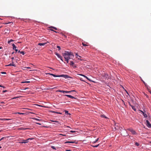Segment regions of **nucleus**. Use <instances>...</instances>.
I'll use <instances>...</instances> for the list:
<instances>
[{
    "instance_id": "21",
    "label": "nucleus",
    "mask_w": 151,
    "mask_h": 151,
    "mask_svg": "<svg viewBox=\"0 0 151 151\" xmlns=\"http://www.w3.org/2000/svg\"><path fill=\"white\" fill-rule=\"evenodd\" d=\"M99 139V138H97V139H96V140L93 142V143H96L98 141Z\"/></svg>"
},
{
    "instance_id": "16",
    "label": "nucleus",
    "mask_w": 151,
    "mask_h": 151,
    "mask_svg": "<svg viewBox=\"0 0 151 151\" xmlns=\"http://www.w3.org/2000/svg\"><path fill=\"white\" fill-rule=\"evenodd\" d=\"M100 116L101 117L104 118L106 119L107 118L104 114H101L100 115Z\"/></svg>"
},
{
    "instance_id": "23",
    "label": "nucleus",
    "mask_w": 151,
    "mask_h": 151,
    "mask_svg": "<svg viewBox=\"0 0 151 151\" xmlns=\"http://www.w3.org/2000/svg\"><path fill=\"white\" fill-rule=\"evenodd\" d=\"M30 82V81H26L22 82V83H29Z\"/></svg>"
},
{
    "instance_id": "51",
    "label": "nucleus",
    "mask_w": 151,
    "mask_h": 151,
    "mask_svg": "<svg viewBox=\"0 0 151 151\" xmlns=\"http://www.w3.org/2000/svg\"><path fill=\"white\" fill-rule=\"evenodd\" d=\"M14 57H12V60H14Z\"/></svg>"
},
{
    "instance_id": "11",
    "label": "nucleus",
    "mask_w": 151,
    "mask_h": 151,
    "mask_svg": "<svg viewBox=\"0 0 151 151\" xmlns=\"http://www.w3.org/2000/svg\"><path fill=\"white\" fill-rule=\"evenodd\" d=\"M7 66H13L14 67H16V65H15L14 63L13 62H12V63H11L9 64L8 65H7Z\"/></svg>"
},
{
    "instance_id": "43",
    "label": "nucleus",
    "mask_w": 151,
    "mask_h": 151,
    "mask_svg": "<svg viewBox=\"0 0 151 151\" xmlns=\"http://www.w3.org/2000/svg\"><path fill=\"white\" fill-rule=\"evenodd\" d=\"M28 88H27H27H25L24 89H23V90H26V89H28Z\"/></svg>"
},
{
    "instance_id": "27",
    "label": "nucleus",
    "mask_w": 151,
    "mask_h": 151,
    "mask_svg": "<svg viewBox=\"0 0 151 151\" xmlns=\"http://www.w3.org/2000/svg\"><path fill=\"white\" fill-rule=\"evenodd\" d=\"M0 120H9V119H0Z\"/></svg>"
},
{
    "instance_id": "45",
    "label": "nucleus",
    "mask_w": 151,
    "mask_h": 151,
    "mask_svg": "<svg viewBox=\"0 0 151 151\" xmlns=\"http://www.w3.org/2000/svg\"><path fill=\"white\" fill-rule=\"evenodd\" d=\"M65 91H63V90L62 91V93H65Z\"/></svg>"
},
{
    "instance_id": "59",
    "label": "nucleus",
    "mask_w": 151,
    "mask_h": 151,
    "mask_svg": "<svg viewBox=\"0 0 151 151\" xmlns=\"http://www.w3.org/2000/svg\"><path fill=\"white\" fill-rule=\"evenodd\" d=\"M2 47H0V49H1Z\"/></svg>"
},
{
    "instance_id": "3",
    "label": "nucleus",
    "mask_w": 151,
    "mask_h": 151,
    "mask_svg": "<svg viewBox=\"0 0 151 151\" xmlns=\"http://www.w3.org/2000/svg\"><path fill=\"white\" fill-rule=\"evenodd\" d=\"M122 135L124 136H126L128 135V133H127L126 131L125 130H123L122 131Z\"/></svg>"
},
{
    "instance_id": "9",
    "label": "nucleus",
    "mask_w": 151,
    "mask_h": 151,
    "mask_svg": "<svg viewBox=\"0 0 151 151\" xmlns=\"http://www.w3.org/2000/svg\"><path fill=\"white\" fill-rule=\"evenodd\" d=\"M47 43H49L48 41H47V42L43 43H39L38 44V45L40 46L44 45Z\"/></svg>"
},
{
    "instance_id": "25",
    "label": "nucleus",
    "mask_w": 151,
    "mask_h": 151,
    "mask_svg": "<svg viewBox=\"0 0 151 151\" xmlns=\"http://www.w3.org/2000/svg\"><path fill=\"white\" fill-rule=\"evenodd\" d=\"M53 112L54 113H57L58 114H62V113H60V112H55V111H53Z\"/></svg>"
},
{
    "instance_id": "60",
    "label": "nucleus",
    "mask_w": 151,
    "mask_h": 151,
    "mask_svg": "<svg viewBox=\"0 0 151 151\" xmlns=\"http://www.w3.org/2000/svg\"><path fill=\"white\" fill-rule=\"evenodd\" d=\"M50 73H46V74H50Z\"/></svg>"
},
{
    "instance_id": "37",
    "label": "nucleus",
    "mask_w": 151,
    "mask_h": 151,
    "mask_svg": "<svg viewBox=\"0 0 151 151\" xmlns=\"http://www.w3.org/2000/svg\"><path fill=\"white\" fill-rule=\"evenodd\" d=\"M1 74H6V72H1Z\"/></svg>"
},
{
    "instance_id": "36",
    "label": "nucleus",
    "mask_w": 151,
    "mask_h": 151,
    "mask_svg": "<svg viewBox=\"0 0 151 151\" xmlns=\"http://www.w3.org/2000/svg\"><path fill=\"white\" fill-rule=\"evenodd\" d=\"M51 121L52 122H57L58 123H59L58 122V121H54L52 120Z\"/></svg>"
},
{
    "instance_id": "19",
    "label": "nucleus",
    "mask_w": 151,
    "mask_h": 151,
    "mask_svg": "<svg viewBox=\"0 0 151 151\" xmlns=\"http://www.w3.org/2000/svg\"><path fill=\"white\" fill-rule=\"evenodd\" d=\"M72 92H75L76 93V91L75 90H72L68 91V93H71Z\"/></svg>"
},
{
    "instance_id": "15",
    "label": "nucleus",
    "mask_w": 151,
    "mask_h": 151,
    "mask_svg": "<svg viewBox=\"0 0 151 151\" xmlns=\"http://www.w3.org/2000/svg\"><path fill=\"white\" fill-rule=\"evenodd\" d=\"M130 106H131L132 108V109L133 110H134V111H136V109L135 108V107L134 106H132V105H130Z\"/></svg>"
},
{
    "instance_id": "52",
    "label": "nucleus",
    "mask_w": 151,
    "mask_h": 151,
    "mask_svg": "<svg viewBox=\"0 0 151 151\" xmlns=\"http://www.w3.org/2000/svg\"><path fill=\"white\" fill-rule=\"evenodd\" d=\"M142 81L143 82V83H144V84H145V85H146V84H145V82L144 81Z\"/></svg>"
},
{
    "instance_id": "33",
    "label": "nucleus",
    "mask_w": 151,
    "mask_h": 151,
    "mask_svg": "<svg viewBox=\"0 0 151 151\" xmlns=\"http://www.w3.org/2000/svg\"><path fill=\"white\" fill-rule=\"evenodd\" d=\"M4 138H5V137H3L2 138H1L0 139L1 141V140H3V139H4Z\"/></svg>"
},
{
    "instance_id": "7",
    "label": "nucleus",
    "mask_w": 151,
    "mask_h": 151,
    "mask_svg": "<svg viewBox=\"0 0 151 151\" xmlns=\"http://www.w3.org/2000/svg\"><path fill=\"white\" fill-rule=\"evenodd\" d=\"M55 55L58 56V57L60 58V60L62 61H63V60L62 59V56H61L59 54L57 53H55Z\"/></svg>"
},
{
    "instance_id": "46",
    "label": "nucleus",
    "mask_w": 151,
    "mask_h": 151,
    "mask_svg": "<svg viewBox=\"0 0 151 151\" xmlns=\"http://www.w3.org/2000/svg\"><path fill=\"white\" fill-rule=\"evenodd\" d=\"M6 91H6V90L3 91V93H5V92Z\"/></svg>"
},
{
    "instance_id": "35",
    "label": "nucleus",
    "mask_w": 151,
    "mask_h": 151,
    "mask_svg": "<svg viewBox=\"0 0 151 151\" xmlns=\"http://www.w3.org/2000/svg\"><path fill=\"white\" fill-rule=\"evenodd\" d=\"M70 59H68V60H65V61H67V63H68V60Z\"/></svg>"
},
{
    "instance_id": "53",
    "label": "nucleus",
    "mask_w": 151,
    "mask_h": 151,
    "mask_svg": "<svg viewBox=\"0 0 151 151\" xmlns=\"http://www.w3.org/2000/svg\"><path fill=\"white\" fill-rule=\"evenodd\" d=\"M76 55H77L78 56V57H81L79 56H78V55H77L76 54Z\"/></svg>"
},
{
    "instance_id": "54",
    "label": "nucleus",
    "mask_w": 151,
    "mask_h": 151,
    "mask_svg": "<svg viewBox=\"0 0 151 151\" xmlns=\"http://www.w3.org/2000/svg\"><path fill=\"white\" fill-rule=\"evenodd\" d=\"M68 111H65V113H68Z\"/></svg>"
},
{
    "instance_id": "47",
    "label": "nucleus",
    "mask_w": 151,
    "mask_h": 151,
    "mask_svg": "<svg viewBox=\"0 0 151 151\" xmlns=\"http://www.w3.org/2000/svg\"><path fill=\"white\" fill-rule=\"evenodd\" d=\"M65 93H68V91H65Z\"/></svg>"
},
{
    "instance_id": "38",
    "label": "nucleus",
    "mask_w": 151,
    "mask_h": 151,
    "mask_svg": "<svg viewBox=\"0 0 151 151\" xmlns=\"http://www.w3.org/2000/svg\"><path fill=\"white\" fill-rule=\"evenodd\" d=\"M50 30L52 31H54L56 33H57V32H56V31H54L53 29H50Z\"/></svg>"
},
{
    "instance_id": "5",
    "label": "nucleus",
    "mask_w": 151,
    "mask_h": 151,
    "mask_svg": "<svg viewBox=\"0 0 151 151\" xmlns=\"http://www.w3.org/2000/svg\"><path fill=\"white\" fill-rule=\"evenodd\" d=\"M147 126L149 128H151V124L148 120L146 121Z\"/></svg>"
},
{
    "instance_id": "4",
    "label": "nucleus",
    "mask_w": 151,
    "mask_h": 151,
    "mask_svg": "<svg viewBox=\"0 0 151 151\" xmlns=\"http://www.w3.org/2000/svg\"><path fill=\"white\" fill-rule=\"evenodd\" d=\"M34 139L33 138H28L27 139H26V140H23V141L20 142V143H27V142H28V140H32V139Z\"/></svg>"
},
{
    "instance_id": "13",
    "label": "nucleus",
    "mask_w": 151,
    "mask_h": 151,
    "mask_svg": "<svg viewBox=\"0 0 151 151\" xmlns=\"http://www.w3.org/2000/svg\"><path fill=\"white\" fill-rule=\"evenodd\" d=\"M80 75V76H83L84 77L86 78V79H87L88 80H90L86 76L84 75H83V74H79Z\"/></svg>"
},
{
    "instance_id": "56",
    "label": "nucleus",
    "mask_w": 151,
    "mask_h": 151,
    "mask_svg": "<svg viewBox=\"0 0 151 151\" xmlns=\"http://www.w3.org/2000/svg\"><path fill=\"white\" fill-rule=\"evenodd\" d=\"M66 150L68 151H70V150Z\"/></svg>"
},
{
    "instance_id": "48",
    "label": "nucleus",
    "mask_w": 151,
    "mask_h": 151,
    "mask_svg": "<svg viewBox=\"0 0 151 151\" xmlns=\"http://www.w3.org/2000/svg\"><path fill=\"white\" fill-rule=\"evenodd\" d=\"M49 75H52H52H53V74H52V73H50V74H49Z\"/></svg>"
},
{
    "instance_id": "64",
    "label": "nucleus",
    "mask_w": 151,
    "mask_h": 151,
    "mask_svg": "<svg viewBox=\"0 0 151 151\" xmlns=\"http://www.w3.org/2000/svg\"><path fill=\"white\" fill-rule=\"evenodd\" d=\"M78 58V59L79 60H80V58Z\"/></svg>"
},
{
    "instance_id": "17",
    "label": "nucleus",
    "mask_w": 151,
    "mask_h": 151,
    "mask_svg": "<svg viewBox=\"0 0 151 151\" xmlns=\"http://www.w3.org/2000/svg\"><path fill=\"white\" fill-rule=\"evenodd\" d=\"M87 44H88L87 43H86V44H85L84 42H82V44L83 46H88V45H87Z\"/></svg>"
},
{
    "instance_id": "14",
    "label": "nucleus",
    "mask_w": 151,
    "mask_h": 151,
    "mask_svg": "<svg viewBox=\"0 0 151 151\" xmlns=\"http://www.w3.org/2000/svg\"><path fill=\"white\" fill-rule=\"evenodd\" d=\"M75 143V141H67L65 142V144H66L67 143Z\"/></svg>"
},
{
    "instance_id": "44",
    "label": "nucleus",
    "mask_w": 151,
    "mask_h": 151,
    "mask_svg": "<svg viewBox=\"0 0 151 151\" xmlns=\"http://www.w3.org/2000/svg\"><path fill=\"white\" fill-rule=\"evenodd\" d=\"M107 76H108L107 74H105V77H106V78H107Z\"/></svg>"
},
{
    "instance_id": "42",
    "label": "nucleus",
    "mask_w": 151,
    "mask_h": 151,
    "mask_svg": "<svg viewBox=\"0 0 151 151\" xmlns=\"http://www.w3.org/2000/svg\"><path fill=\"white\" fill-rule=\"evenodd\" d=\"M0 103L1 104H4V102L3 101H1L0 102Z\"/></svg>"
},
{
    "instance_id": "55",
    "label": "nucleus",
    "mask_w": 151,
    "mask_h": 151,
    "mask_svg": "<svg viewBox=\"0 0 151 151\" xmlns=\"http://www.w3.org/2000/svg\"><path fill=\"white\" fill-rule=\"evenodd\" d=\"M27 68H28V69H29V68H30L29 67H27Z\"/></svg>"
},
{
    "instance_id": "39",
    "label": "nucleus",
    "mask_w": 151,
    "mask_h": 151,
    "mask_svg": "<svg viewBox=\"0 0 151 151\" xmlns=\"http://www.w3.org/2000/svg\"><path fill=\"white\" fill-rule=\"evenodd\" d=\"M70 132H72V133H74V132H75V131H70Z\"/></svg>"
},
{
    "instance_id": "30",
    "label": "nucleus",
    "mask_w": 151,
    "mask_h": 151,
    "mask_svg": "<svg viewBox=\"0 0 151 151\" xmlns=\"http://www.w3.org/2000/svg\"><path fill=\"white\" fill-rule=\"evenodd\" d=\"M50 28H53V29H54L55 30H57V28L56 27H50Z\"/></svg>"
},
{
    "instance_id": "24",
    "label": "nucleus",
    "mask_w": 151,
    "mask_h": 151,
    "mask_svg": "<svg viewBox=\"0 0 151 151\" xmlns=\"http://www.w3.org/2000/svg\"><path fill=\"white\" fill-rule=\"evenodd\" d=\"M51 147L53 149L55 150H56V149L55 148V147L54 146H51Z\"/></svg>"
},
{
    "instance_id": "2",
    "label": "nucleus",
    "mask_w": 151,
    "mask_h": 151,
    "mask_svg": "<svg viewBox=\"0 0 151 151\" xmlns=\"http://www.w3.org/2000/svg\"><path fill=\"white\" fill-rule=\"evenodd\" d=\"M127 130L131 132L133 134H137L135 131L132 128H129Z\"/></svg>"
},
{
    "instance_id": "28",
    "label": "nucleus",
    "mask_w": 151,
    "mask_h": 151,
    "mask_svg": "<svg viewBox=\"0 0 151 151\" xmlns=\"http://www.w3.org/2000/svg\"><path fill=\"white\" fill-rule=\"evenodd\" d=\"M34 119L35 120H37V121H40V119H37V118H34Z\"/></svg>"
},
{
    "instance_id": "41",
    "label": "nucleus",
    "mask_w": 151,
    "mask_h": 151,
    "mask_svg": "<svg viewBox=\"0 0 151 151\" xmlns=\"http://www.w3.org/2000/svg\"><path fill=\"white\" fill-rule=\"evenodd\" d=\"M17 113L18 114H24V113H19V112H18Z\"/></svg>"
},
{
    "instance_id": "8",
    "label": "nucleus",
    "mask_w": 151,
    "mask_h": 151,
    "mask_svg": "<svg viewBox=\"0 0 151 151\" xmlns=\"http://www.w3.org/2000/svg\"><path fill=\"white\" fill-rule=\"evenodd\" d=\"M12 45L13 46V49H14H14L16 51V52H17L18 51V49H16V47L15 45L14 44H12Z\"/></svg>"
},
{
    "instance_id": "10",
    "label": "nucleus",
    "mask_w": 151,
    "mask_h": 151,
    "mask_svg": "<svg viewBox=\"0 0 151 151\" xmlns=\"http://www.w3.org/2000/svg\"><path fill=\"white\" fill-rule=\"evenodd\" d=\"M64 96H66L68 97H69V98H71V99H76L74 97H73V96H71L70 95H65Z\"/></svg>"
},
{
    "instance_id": "62",
    "label": "nucleus",
    "mask_w": 151,
    "mask_h": 151,
    "mask_svg": "<svg viewBox=\"0 0 151 151\" xmlns=\"http://www.w3.org/2000/svg\"><path fill=\"white\" fill-rule=\"evenodd\" d=\"M0 87H2V86H1V85H0Z\"/></svg>"
},
{
    "instance_id": "12",
    "label": "nucleus",
    "mask_w": 151,
    "mask_h": 151,
    "mask_svg": "<svg viewBox=\"0 0 151 151\" xmlns=\"http://www.w3.org/2000/svg\"><path fill=\"white\" fill-rule=\"evenodd\" d=\"M140 111L142 112V113L143 114L144 116L145 117H147V115L143 111Z\"/></svg>"
},
{
    "instance_id": "63",
    "label": "nucleus",
    "mask_w": 151,
    "mask_h": 151,
    "mask_svg": "<svg viewBox=\"0 0 151 151\" xmlns=\"http://www.w3.org/2000/svg\"><path fill=\"white\" fill-rule=\"evenodd\" d=\"M150 94H151V92L150 91Z\"/></svg>"
},
{
    "instance_id": "40",
    "label": "nucleus",
    "mask_w": 151,
    "mask_h": 151,
    "mask_svg": "<svg viewBox=\"0 0 151 151\" xmlns=\"http://www.w3.org/2000/svg\"><path fill=\"white\" fill-rule=\"evenodd\" d=\"M73 66L74 68H76V66L74 65H73Z\"/></svg>"
},
{
    "instance_id": "49",
    "label": "nucleus",
    "mask_w": 151,
    "mask_h": 151,
    "mask_svg": "<svg viewBox=\"0 0 151 151\" xmlns=\"http://www.w3.org/2000/svg\"><path fill=\"white\" fill-rule=\"evenodd\" d=\"M36 124H39V125H41V124L40 123H36Z\"/></svg>"
},
{
    "instance_id": "26",
    "label": "nucleus",
    "mask_w": 151,
    "mask_h": 151,
    "mask_svg": "<svg viewBox=\"0 0 151 151\" xmlns=\"http://www.w3.org/2000/svg\"><path fill=\"white\" fill-rule=\"evenodd\" d=\"M20 53L24 55V51H22L20 52Z\"/></svg>"
},
{
    "instance_id": "58",
    "label": "nucleus",
    "mask_w": 151,
    "mask_h": 151,
    "mask_svg": "<svg viewBox=\"0 0 151 151\" xmlns=\"http://www.w3.org/2000/svg\"><path fill=\"white\" fill-rule=\"evenodd\" d=\"M126 92L128 94V92H127V91L126 90Z\"/></svg>"
},
{
    "instance_id": "6",
    "label": "nucleus",
    "mask_w": 151,
    "mask_h": 151,
    "mask_svg": "<svg viewBox=\"0 0 151 151\" xmlns=\"http://www.w3.org/2000/svg\"><path fill=\"white\" fill-rule=\"evenodd\" d=\"M60 77H63L65 78H67L70 77L68 76L65 75H60Z\"/></svg>"
},
{
    "instance_id": "34",
    "label": "nucleus",
    "mask_w": 151,
    "mask_h": 151,
    "mask_svg": "<svg viewBox=\"0 0 151 151\" xmlns=\"http://www.w3.org/2000/svg\"><path fill=\"white\" fill-rule=\"evenodd\" d=\"M62 90H58L57 91L59 92H62Z\"/></svg>"
},
{
    "instance_id": "22",
    "label": "nucleus",
    "mask_w": 151,
    "mask_h": 151,
    "mask_svg": "<svg viewBox=\"0 0 151 151\" xmlns=\"http://www.w3.org/2000/svg\"><path fill=\"white\" fill-rule=\"evenodd\" d=\"M99 145V144L98 145H92V146L93 147H97Z\"/></svg>"
},
{
    "instance_id": "31",
    "label": "nucleus",
    "mask_w": 151,
    "mask_h": 151,
    "mask_svg": "<svg viewBox=\"0 0 151 151\" xmlns=\"http://www.w3.org/2000/svg\"><path fill=\"white\" fill-rule=\"evenodd\" d=\"M57 48L59 49L58 50H59L60 49V47L59 46H57Z\"/></svg>"
},
{
    "instance_id": "1",
    "label": "nucleus",
    "mask_w": 151,
    "mask_h": 151,
    "mask_svg": "<svg viewBox=\"0 0 151 151\" xmlns=\"http://www.w3.org/2000/svg\"><path fill=\"white\" fill-rule=\"evenodd\" d=\"M63 55L64 56L65 60H68V59H71L74 55L73 53L70 52L65 51V52L63 53Z\"/></svg>"
},
{
    "instance_id": "50",
    "label": "nucleus",
    "mask_w": 151,
    "mask_h": 151,
    "mask_svg": "<svg viewBox=\"0 0 151 151\" xmlns=\"http://www.w3.org/2000/svg\"><path fill=\"white\" fill-rule=\"evenodd\" d=\"M48 68H50V69H52L54 70L53 68H51V67H49Z\"/></svg>"
},
{
    "instance_id": "61",
    "label": "nucleus",
    "mask_w": 151,
    "mask_h": 151,
    "mask_svg": "<svg viewBox=\"0 0 151 151\" xmlns=\"http://www.w3.org/2000/svg\"><path fill=\"white\" fill-rule=\"evenodd\" d=\"M14 52H12V54H14Z\"/></svg>"
},
{
    "instance_id": "57",
    "label": "nucleus",
    "mask_w": 151,
    "mask_h": 151,
    "mask_svg": "<svg viewBox=\"0 0 151 151\" xmlns=\"http://www.w3.org/2000/svg\"><path fill=\"white\" fill-rule=\"evenodd\" d=\"M20 52H20L19 50V51H18V52H20Z\"/></svg>"
},
{
    "instance_id": "18",
    "label": "nucleus",
    "mask_w": 151,
    "mask_h": 151,
    "mask_svg": "<svg viewBox=\"0 0 151 151\" xmlns=\"http://www.w3.org/2000/svg\"><path fill=\"white\" fill-rule=\"evenodd\" d=\"M70 64L71 65L73 66V65H74L75 64L73 62V61H70Z\"/></svg>"
},
{
    "instance_id": "29",
    "label": "nucleus",
    "mask_w": 151,
    "mask_h": 151,
    "mask_svg": "<svg viewBox=\"0 0 151 151\" xmlns=\"http://www.w3.org/2000/svg\"><path fill=\"white\" fill-rule=\"evenodd\" d=\"M135 145L137 146H138L139 145V144L138 143L136 142L135 143Z\"/></svg>"
},
{
    "instance_id": "32",
    "label": "nucleus",
    "mask_w": 151,
    "mask_h": 151,
    "mask_svg": "<svg viewBox=\"0 0 151 151\" xmlns=\"http://www.w3.org/2000/svg\"><path fill=\"white\" fill-rule=\"evenodd\" d=\"M13 41V40H12L11 39L10 41H8V43H10V42L12 41Z\"/></svg>"
},
{
    "instance_id": "20",
    "label": "nucleus",
    "mask_w": 151,
    "mask_h": 151,
    "mask_svg": "<svg viewBox=\"0 0 151 151\" xmlns=\"http://www.w3.org/2000/svg\"><path fill=\"white\" fill-rule=\"evenodd\" d=\"M52 76L55 77H60V75H54L53 74L52 75Z\"/></svg>"
}]
</instances>
